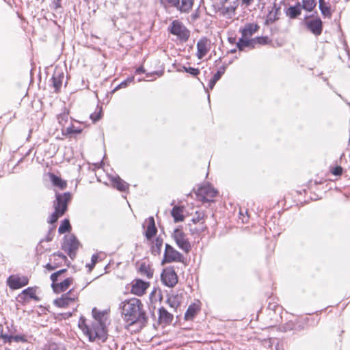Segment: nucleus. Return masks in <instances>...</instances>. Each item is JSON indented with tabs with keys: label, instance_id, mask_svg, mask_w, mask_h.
Wrapping results in <instances>:
<instances>
[{
	"label": "nucleus",
	"instance_id": "nucleus-1",
	"mask_svg": "<svg viewBox=\"0 0 350 350\" xmlns=\"http://www.w3.org/2000/svg\"><path fill=\"white\" fill-rule=\"evenodd\" d=\"M92 316L94 318L91 325L85 323L84 319H81L79 321V327L88 336L90 341L99 340L105 342L107 339L106 323L107 321V314L105 312H100L94 308L92 310Z\"/></svg>",
	"mask_w": 350,
	"mask_h": 350
},
{
	"label": "nucleus",
	"instance_id": "nucleus-2",
	"mask_svg": "<svg viewBox=\"0 0 350 350\" xmlns=\"http://www.w3.org/2000/svg\"><path fill=\"white\" fill-rule=\"evenodd\" d=\"M120 308L123 319L127 323V329L135 325L141 327L145 322L146 314L143 310V304L139 299L131 298L124 300L120 304Z\"/></svg>",
	"mask_w": 350,
	"mask_h": 350
},
{
	"label": "nucleus",
	"instance_id": "nucleus-3",
	"mask_svg": "<svg viewBox=\"0 0 350 350\" xmlns=\"http://www.w3.org/2000/svg\"><path fill=\"white\" fill-rule=\"evenodd\" d=\"M71 199V194L69 192L56 194V200L54 201L55 211L50 216L49 223L55 224L57 219L62 217L67 210L68 202Z\"/></svg>",
	"mask_w": 350,
	"mask_h": 350
},
{
	"label": "nucleus",
	"instance_id": "nucleus-4",
	"mask_svg": "<svg viewBox=\"0 0 350 350\" xmlns=\"http://www.w3.org/2000/svg\"><path fill=\"white\" fill-rule=\"evenodd\" d=\"M168 31L173 35L176 36L177 38L182 41H187L190 36V31L183 25V23L178 20H174L170 25L168 27Z\"/></svg>",
	"mask_w": 350,
	"mask_h": 350
},
{
	"label": "nucleus",
	"instance_id": "nucleus-5",
	"mask_svg": "<svg viewBox=\"0 0 350 350\" xmlns=\"http://www.w3.org/2000/svg\"><path fill=\"white\" fill-rule=\"evenodd\" d=\"M172 238L177 246L185 253H189L191 250V245L187 234L180 228H176L172 233Z\"/></svg>",
	"mask_w": 350,
	"mask_h": 350
},
{
	"label": "nucleus",
	"instance_id": "nucleus-6",
	"mask_svg": "<svg viewBox=\"0 0 350 350\" xmlns=\"http://www.w3.org/2000/svg\"><path fill=\"white\" fill-rule=\"evenodd\" d=\"M79 245L80 243L75 235L68 234L64 237L62 248L71 258H73L76 256Z\"/></svg>",
	"mask_w": 350,
	"mask_h": 350
},
{
	"label": "nucleus",
	"instance_id": "nucleus-7",
	"mask_svg": "<svg viewBox=\"0 0 350 350\" xmlns=\"http://www.w3.org/2000/svg\"><path fill=\"white\" fill-rule=\"evenodd\" d=\"M164 261L167 263L172 262H183L184 261V256L172 246L166 244L164 253Z\"/></svg>",
	"mask_w": 350,
	"mask_h": 350
},
{
	"label": "nucleus",
	"instance_id": "nucleus-8",
	"mask_svg": "<svg viewBox=\"0 0 350 350\" xmlns=\"http://www.w3.org/2000/svg\"><path fill=\"white\" fill-rule=\"evenodd\" d=\"M163 3H169L181 12H189L193 5L194 0H161Z\"/></svg>",
	"mask_w": 350,
	"mask_h": 350
},
{
	"label": "nucleus",
	"instance_id": "nucleus-9",
	"mask_svg": "<svg viewBox=\"0 0 350 350\" xmlns=\"http://www.w3.org/2000/svg\"><path fill=\"white\" fill-rule=\"evenodd\" d=\"M29 279L27 276L12 275L8 279V284L12 289L20 288L28 284Z\"/></svg>",
	"mask_w": 350,
	"mask_h": 350
},
{
	"label": "nucleus",
	"instance_id": "nucleus-10",
	"mask_svg": "<svg viewBox=\"0 0 350 350\" xmlns=\"http://www.w3.org/2000/svg\"><path fill=\"white\" fill-rule=\"evenodd\" d=\"M211 42L206 38H200L197 42L196 55L199 59H202L210 51Z\"/></svg>",
	"mask_w": 350,
	"mask_h": 350
},
{
	"label": "nucleus",
	"instance_id": "nucleus-11",
	"mask_svg": "<svg viewBox=\"0 0 350 350\" xmlns=\"http://www.w3.org/2000/svg\"><path fill=\"white\" fill-rule=\"evenodd\" d=\"M217 191L209 185H203L198 190V195L204 201H212Z\"/></svg>",
	"mask_w": 350,
	"mask_h": 350
},
{
	"label": "nucleus",
	"instance_id": "nucleus-12",
	"mask_svg": "<svg viewBox=\"0 0 350 350\" xmlns=\"http://www.w3.org/2000/svg\"><path fill=\"white\" fill-rule=\"evenodd\" d=\"M163 283L170 287H173L178 282L176 273L172 270L164 271L161 275Z\"/></svg>",
	"mask_w": 350,
	"mask_h": 350
},
{
	"label": "nucleus",
	"instance_id": "nucleus-13",
	"mask_svg": "<svg viewBox=\"0 0 350 350\" xmlns=\"http://www.w3.org/2000/svg\"><path fill=\"white\" fill-rule=\"evenodd\" d=\"M149 286V283L142 280H136L133 282L131 292L132 293L141 296L143 295Z\"/></svg>",
	"mask_w": 350,
	"mask_h": 350
},
{
	"label": "nucleus",
	"instance_id": "nucleus-14",
	"mask_svg": "<svg viewBox=\"0 0 350 350\" xmlns=\"http://www.w3.org/2000/svg\"><path fill=\"white\" fill-rule=\"evenodd\" d=\"M239 4V3L238 0L234 1L230 5L223 6L220 9V12L224 17L227 18H232L233 16H235L236 10Z\"/></svg>",
	"mask_w": 350,
	"mask_h": 350
},
{
	"label": "nucleus",
	"instance_id": "nucleus-15",
	"mask_svg": "<svg viewBox=\"0 0 350 350\" xmlns=\"http://www.w3.org/2000/svg\"><path fill=\"white\" fill-rule=\"evenodd\" d=\"M72 278H67L59 282L52 284L51 286L55 293H62L66 291L70 287L72 284Z\"/></svg>",
	"mask_w": 350,
	"mask_h": 350
},
{
	"label": "nucleus",
	"instance_id": "nucleus-16",
	"mask_svg": "<svg viewBox=\"0 0 350 350\" xmlns=\"http://www.w3.org/2000/svg\"><path fill=\"white\" fill-rule=\"evenodd\" d=\"M1 338L4 340L5 343H11L12 341L16 342H27V338L26 335H11L8 334H3L1 332Z\"/></svg>",
	"mask_w": 350,
	"mask_h": 350
},
{
	"label": "nucleus",
	"instance_id": "nucleus-17",
	"mask_svg": "<svg viewBox=\"0 0 350 350\" xmlns=\"http://www.w3.org/2000/svg\"><path fill=\"white\" fill-rule=\"evenodd\" d=\"M174 316L169 312L165 308L162 307L159 310V321L161 324L165 325L172 323Z\"/></svg>",
	"mask_w": 350,
	"mask_h": 350
},
{
	"label": "nucleus",
	"instance_id": "nucleus-18",
	"mask_svg": "<svg viewBox=\"0 0 350 350\" xmlns=\"http://www.w3.org/2000/svg\"><path fill=\"white\" fill-rule=\"evenodd\" d=\"M258 29L259 26L257 24L247 23L241 30V32L243 38H250Z\"/></svg>",
	"mask_w": 350,
	"mask_h": 350
},
{
	"label": "nucleus",
	"instance_id": "nucleus-19",
	"mask_svg": "<svg viewBox=\"0 0 350 350\" xmlns=\"http://www.w3.org/2000/svg\"><path fill=\"white\" fill-rule=\"evenodd\" d=\"M308 28L315 35L319 36L322 32V22L320 18L311 20L307 23Z\"/></svg>",
	"mask_w": 350,
	"mask_h": 350
},
{
	"label": "nucleus",
	"instance_id": "nucleus-20",
	"mask_svg": "<svg viewBox=\"0 0 350 350\" xmlns=\"http://www.w3.org/2000/svg\"><path fill=\"white\" fill-rule=\"evenodd\" d=\"M18 299L21 301H28L29 299H32L34 300H38L39 299L36 295V289L32 287H29L24 291L18 295Z\"/></svg>",
	"mask_w": 350,
	"mask_h": 350
},
{
	"label": "nucleus",
	"instance_id": "nucleus-21",
	"mask_svg": "<svg viewBox=\"0 0 350 350\" xmlns=\"http://www.w3.org/2000/svg\"><path fill=\"white\" fill-rule=\"evenodd\" d=\"M237 46L239 51H243L246 47L253 49L255 47L254 40V39L245 38L242 36L237 43Z\"/></svg>",
	"mask_w": 350,
	"mask_h": 350
},
{
	"label": "nucleus",
	"instance_id": "nucleus-22",
	"mask_svg": "<svg viewBox=\"0 0 350 350\" xmlns=\"http://www.w3.org/2000/svg\"><path fill=\"white\" fill-rule=\"evenodd\" d=\"M64 78V73L61 70H56L52 77L53 86L55 88V91L57 92L59 90L62 86V79Z\"/></svg>",
	"mask_w": 350,
	"mask_h": 350
},
{
	"label": "nucleus",
	"instance_id": "nucleus-23",
	"mask_svg": "<svg viewBox=\"0 0 350 350\" xmlns=\"http://www.w3.org/2000/svg\"><path fill=\"white\" fill-rule=\"evenodd\" d=\"M157 230L155 226L154 219L152 217L148 218V224L146 231L147 239L150 240L157 233Z\"/></svg>",
	"mask_w": 350,
	"mask_h": 350
},
{
	"label": "nucleus",
	"instance_id": "nucleus-24",
	"mask_svg": "<svg viewBox=\"0 0 350 350\" xmlns=\"http://www.w3.org/2000/svg\"><path fill=\"white\" fill-rule=\"evenodd\" d=\"M75 300V297H71L68 294H65L61 298L55 299V304L59 307L64 308L74 303Z\"/></svg>",
	"mask_w": 350,
	"mask_h": 350
},
{
	"label": "nucleus",
	"instance_id": "nucleus-25",
	"mask_svg": "<svg viewBox=\"0 0 350 350\" xmlns=\"http://www.w3.org/2000/svg\"><path fill=\"white\" fill-rule=\"evenodd\" d=\"M49 180L52 185L55 187H58L60 189H64L66 187V181L63 180L60 177L55 176L53 174L49 173L48 174Z\"/></svg>",
	"mask_w": 350,
	"mask_h": 350
},
{
	"label": "nucleus",
	"instance_id": "nucleus-26",
	"mask_svg": "<svg viewBox=\"0 0 350 350\" xmlns=\"http://www.w3.org/2000/svg\"><path fill=\"white\" fill-rule=\"evenodd\" d=\"M301 3H298L295 6H290L287 9L286 14L289 18H295L301 14Z\"/></svg>",
	"mask_w": 350,
	"mask_h": 350
},
{
	"label": "nucleus",
	"instance_id": "nucleus-27",
	"mask_svg": "<svg viewBox=\"0 0 350 350\" xmlns=\"http://www.w3.org/2000/svg\"><path fill=\"white\" fill-rule=\"evenodd\" d=\"M183 210L184 208L181 206H174L173 208L171 214L175 222L183 221L184 220Z\"/></svg>",
	"mask_w": 350,
	"mask_h": 350
},
{
	"label": "nucleus",
	"instance_id": "nucleus-28",
	"mask_svg": "<svg viewBox=\"0 0 350 350\" xmlns=\"http://www.w3.org/2000/svg\"><path fill=\"white\" fill-rule=\"evenodd\" d=\"M166 302L171 308L176 310L180 306V299L178 295H171L167 298Z\"/></svg>",
	"mask_w": 350,
	"mask_h": 350
},
{
	"label": "nucleus",
	"instance_id": "nucleus-29",
	"mask_svg": "<svg viewBox=\"0 0 350 350\" xmlns=\"http://www.w3.org/2000/svg\"><path fill=\"white\" fill-rule=\"evenodd\" d=\"M199 307L198 305H190L185 314V319L186 320H191L196 316Z\"/></svg>",
	"mask_w": 350,
	"mask_h": 350
},
{
	"label": "nucleus",
	"instance_id": "nucleus-30",
	"mask_svg": "<svg viewBox=\"0 0 350 350\" xmlns=\"http://www.w3.org/2000/svg\"><path fill=\"white\" fill-rule=\"evenodd\" d=\"M301 9L311 12L317 5L316 0H302Z\"/></svg>",
	"mask_w": 350,
	"mask_h": 350
},
{
	"label": "nucleus",
	"instance_id": "nucleus-31",
	"mask_svg": "<svg viewBox=\"0 0 350 350\" xmlns=\"http://www.w3.org/2000/svg\"><path fill=\"white\" fill-rule=\"evenodd\" d=\"M113 183L117 189L122 191H125L129 187L128 184L119 177L114 178Z\"/></svg>",
	"mask_w": 350,
	"mask_h": 350
},
{
	"label": "nucleus",
	"instance_id": "nucleus-32",
	"mask_svg": "<svg viewBox=\"0 0 350 350\" xmlns=\"http://www.w3.org/2000/svg\"><path fill=\"white\" fill-rule=\"evenodd\" d=\"M139 271L142 275H146L148 278H152L153 275V270L145 263L140 265Z\"/></svg>",
	"mask_w": 350,
	"mask_h": 350
},
{
	"label": "nucleus",
	"instance_id": "nucleus-33",
	"mask_svg": "<svg viewBox=\"0 0 350 350\" xmlns=\"http://www.w3.org/2000/svg\"><path fill=\"white\" fill-rule=\"evenodd\" d=\"M70 230L71 226L69 219H64L58 228L59 233L64 234L65 232H70Z\"/></svg>",
	"mask_w": 350,
	"mask_h": 350
},
{
	"label": "nucleus",
	"instance_id": "nucleus-34",
	"mask_svg": "<svg viewBox=\"0 0 350 350\" xmlns=\"http://www.w3.org/2000/svg\"><path fill=\"white\" fill-rule=\"evenodd\" d=\"M163 245V239L157 237L153 243L152 247V252L154 254H159L161 252V247Z\"/></svg>",
	"mask_w": 350,
	"mask_h": 350
},
{
	"label": "nucleus",
	"instance_id": "nucleus-35",
	"mask_svg": "<svg viewBox=\"0 0 350 350\" xmlns=\"http://www.w3.org/2000/svg\"><path fill=\"white\" fill-rule=\"evenodd\" d=\"M319 8L322 14L326 17H330L332 15L330 8L327 6L323 0H319Z\"/></svg>",
	"mask_w": 350,
	"mask_h": 350
},
{
	"label": "nucleus",
	"instance_id": "nucleus-36",
	"mask_svg": "<svg viewBox=\"0 0 350 350\" xmlns=\"http://www.w3.org/2000/svg\"><path fill=\"white\" fill-rule=\"evenodd\" d=\"M178 70L179 72L185 71L187 73H189L193 77H196L200 74V70L198 68H195L192 67L183 66L181 69L179 68Z\"/></svg>",
	"mask_w": 350,
	"mask_h": 350
},
{
	"label": "nucleus",
	"instance_id": "nucleus-37",
	"mask_svg": "<svg viewBox=\"0 0 350 350\" xmlns=\"http://www.w3.org/2000/svg\"><path fill=\"white\" fill-rule=\"evenodd\" d=\"M66 271V269H62L51 274V279L52 280V284L57 283L59 280H62V278L61 276Z\"/></svg>",
	"mask_w": 350,
	"mask_h": 350
},
{
	"label": "nucleus",
	"instance_id": "nucleus-38",
	"mask_svg": "<svg viewBox=\"0 0 350 350\" xmlns=\"http://www.w3.org/2000/svg\"><path fill=\"white\" fill-rule=\"evenodd\" d=\"M68 113L65 111L57 116L58 122L63 127L68 122Z\"/></svg>",
	"mask_w": 350,
	"mask_h": 350
},
{
	"label": "nucleus",
	"instance_id": "nucleus-39",
	"mask_svg": "<svg viewBox=\"0 0 350 350\" xmlns=\"http://www.w3.org/2000/svg\"><path fill=\"white\" fill-rule=\"evenodd\" d=\"M204 214L203 212H201V211H196V213H195V215L193 216V219H192V221L194 223V224H197V223H202L203 224V220H204Z\"/></svg>",
	"mask_w": 350,
	"mask_h": 350
},
{
	"label": "nucleus",
	"instance_id": "nucleus-40",
	"mask_svg": "<svg viewBox=\"0 0 350 350\" xmlns=\"http://www.w3.org/2000/svg\"><path fill=\"white\" fill-rule=\"evenodd\" d=\"M254 40V44L255 46L258 44H266L268 42V38L267 37H256L255 38H253Z\"/></svg>",
	"mask_w": 350,
	"mask_h": 350
},
{
	"label": "nucleus",
	"instance_id": "nucleus-41",
	"mask_svg": "<svg viewBox=\"0 0 350 350\" xmlns=\"http://www.w3.org/2000/svg\"><path fill=\"white\" fill-rule=\"evenodd\" d=\"M226 68L225 66H222L220 68V69L214 75L213 77L215 78L216 80H219L222 75L225 72Z\"/></svg>",
	"mask_w": 350,
	"mask_h": 350
},
{
	"label": "nucleus",
	"instance_id": "nucleus-42",
	"mask_svg": "<svg viewBox=\"0 0 350 350\" xmlns=\"http://www.w3.org/2000/svg\"><path fill=\"white\" fill-rule=\"evenodd\" d=\"M98 256L97 254H94L92 256V258H91V265H88V267L90 268V271H91L93 267H94V265H96L97 260H98Z\"/></svg>",
	"mask_w": 350,
	"mask_h": 350
},
{
	"label": "nucleus",
	"instance_id": "nucleus-43",
	"mask_svg": "<svg viewBox=\"0 0 350 350\" xmlns=\"http://www.w3.org/2000/svg\"><path fill=\"white\" fill-rule=\"evenodd\" d=\"M332 173L335 176H340L342 173V168L340 166H337L332 170Z\"/></svg>",
	"mask_w": 350,
	"mask_h": 350
},
{
	"label": "nucleus",
	"instance_id": "nucleus-44",
	"mask_svg": "<svg viewBox=\"0 0 350 350\" xmlns=\"http://www.w3.org/2000/svg\"><path fill=\"white\" fill-rule=\"evenodd\" d=\"M217 81H218V80L215 79V78H214V77H213V78L209 81V83H208V88H209V89H210V90L213 89V88H214V86H215V83H217Z\"/></svg>",
	"mask_w": 350,
	"mask_h": 350
},
{
	"label": "nucleus",
	"instance_id": "nucleus-45",
	"mask_svg": "<svg viewBox=\"0 0 350 350\" xmlns=\"http://www.w3.org/2000/svg\"><path fill=\"white\" fill-rule=\"evenodd\" d=\"M241 1L242 4L247 7L251 5L254 1V0H241Z\"/></svg>",
	"mask_w": 350,
	"mask_h": 350
},
{
	"label": "nucleus",
	"instance_id": "nucleus-46",
	"mask_svg": "<svg viewBox=\"0 0 350 350\" xmlns=\"http://www.w3.org/2000/svg\"><path fill=\"white\" fill-rule=\"evenodd\" d=\"M90 118L93 122H96L100 119V115L94 113L91 114Z\"/></svg>",
	"mask_w": 350,
	"mask_h": 350
},
{
	"label": "nucleus",
	"instance_id": "nucleus-47",
	"mask_svg": "<svg viewBox=\"0 0 350 350\" xmlns=\"http://www.w3.org/2000/svg\"><path fill=\"white\" fill-rule=\"evenodd\" d=\"M60 1L61 0H53V7L54 9H57L60 7Z\"/></svg>",
	"mask_w": 350,
	"mask_h": 350
},
{
	"label": "nucleus",
	"instance_id": "nucleus-48",
	"mask_svg": "<svg viewBox=\"0 0 350 350\" xmlns=\"http://www.w3.org/2000/svg\"><path fill=\"white\" fill-rule=\"evenodd\" d=\"M143 72H144V69L143 67H139L136 70L137 74H140V73H143Z\"/></svg>",
	"mask_w": 350,
	"mask_h": 350
},
{
	"label": "nucleus",
	"instance_id": "nucleus-49",
	"mask_svg": "<svg viewBox=\"0 0 350 350\" xmlns=\"http://www.w3.org/2000/svg\"><path fill=\"white\" fill-rule=\"evenodd\" d=\"M126 85H127V81H125L122 82L119 85V88H125V87H126Z\"/></svg>",
	"mask_w": 350,
	"mask_h": 350
},
{
	"label": "nucleus",
	"instance_id": "nucleus-50",
	"mask_svg": "<svg viewBox=\"0 0 350 350\" xmlns=\"http://www.w3.org/2000/svg\"><path fill=\"white\" fill-rule=\"evenodd\" d=\"M66 130L67 133H71L74 132L73 130L72 129V128L70 126L66 127Z\"/></svg>",
	"mask_w": 350,
	"mask_h": 350
},
{
	"label": "nucleus",
	"instance_id": "nucleus-51",
	"mask_svg": "<svg viewBox=\"0 0 350 350\" xmlns=\"http://www.w3.org/2000/svg\"><path fill=\"white\" fill-rule=\"evenodd\" d=\"M45 268L48 269L49 270L53 269V267L51 266L50 264H47L46 265H45Z\"/></svg>",
	"mask_w": 350,
	"mask_h": 350
},
{
	"label": "nucleus",
	"instance_id": "nucleus-52",
	"mask_svg": "<svg viewBox=\"0 0 350 350\" xmlns=\"http://www.w3.org/2000/svg\"><path fill=\"white\" fill-rule=\"evenodd\" d=\"M228 40L230 41V42L234 43L235 42V38H229Z\"/></svg>",
	"mask_w": 350,
	"mask_h": 350
},
{
	"label": "nucleus",
	"instance_id": "nucleus-53",
	"mask_svg": "<svg viewBox=\"0 0 350 350\" xmlns=\"http://www.w3.org/2000/svg\"><path fill=\"white\" fill-rule=\"evenodd\" d=\"M55 347H56V345H55V344H54V345H53L51 347H50V348H49V350H51L52 349H53H53H55Z\"/></svg>",
	"mask_w": 350,
	"mask_h": 350
},
{
	"label": "nucleus",
	"instance_id": "nucleus-54",
	"mask_svg": "<svg viewBox=\"0 0 350 350\" xmlns=\"http://www.w3.org/2000/svg\"><path fill=\"white\" fill-rule=\"evenodd\" d=\"M205 228H206V227H205V226H204V227L203 226V227H202L201 230H202V231H203Z\"/></svg>",
	"mask_w": 350,
	"mask_h": 350
},
{
	"label": "nucleus",
	"instance_id": "nucleus-55",
	"mask_svg": "<svg viewBox=\"0 0 350 350\" xmlns=\"http://www.w3.org/2000/svg\"><path fill=\"white\" fill-rule=\"evenodd\" d=\"M258 3H260L262 0H257Z\"/></svg>",
	"mask_w": 350,
	"mask_h": 350
},
{
	"label": "nucleus",
	"instance_id": "nucleus-56",
	"mask_svg": "<svg viewBox=\"0 0 350 350\" xmlns=\"http://www.w3.org/2000/svg\"><path fill=\"white\" fill-rule=\"evenodd\" d=\"M132 80H133V78L129 79V81H131Z\"/></svg>",
	"mask_w": 350,
	"mask_h": 350
},
{
	"label": "nucleus",
	"instance_id": "nucleus-57",
	"mask_svg": "<svg viewBox=\"0 0 350 350\" xmlns=\"http://www.w3.org/2000/svg\"><path fill=\"white\" fill-rule=\"evenodd\" d=\"M129 329V330H131V328H130V329ZM131 332H133V329H131Z\"/></svg>",
	"mask_w": 350,
	"mask_h": 350
}]
</instances>
